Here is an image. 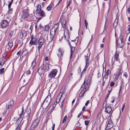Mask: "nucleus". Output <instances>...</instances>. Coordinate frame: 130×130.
Returning a JSON list of instances; mask_svg holds the SVG:
<instances>
[{
    "mask_svg": "<svg viewBox=\"0 0 130 130\" xmlns=\"http://www.w3.org/2000/svg\"><path fill=\"white\" fill-rule=\"evenodd\" d=\"M59 27V24L58 23H56L55 25L51 29L50 31V41H52L54 37V35L55 34L57 29Z\"/></svg>",
    "mask_w": 130,
    "mask_h": 130,
    "instance_id": "f257e3e1",
    "label": "nucleus"
},
{
    "mask_svg": "<svg viewBox=\"0 0 130 130\" xmlns=\"http://www.w3.org/2000/svg\"><path fill=\"white\" fill-rule=\"evenodd\" d=\"M124 43L122 37L120 36L118 39L117 42H116L117 46L119 48L122 47L124 45Z\"/></svg>",
    "mask_w": 130,
    "mask_h": 130,
    "instance_id": "f03ea898",
    "label": "nucleus"
},
{
    "mask_svg": "<svg viewBox=\"0 0 130 130\" xmlns=\"http://www.w3.org/2000/svg\"><path fill=\"white\" fill-rule=\"evenodd\" d=\"M37 44H38V51H39L42 45L45 42V40L43 38L40 37L37 41Z\"/></svg>",
    "mask_w": 130,
    "mask_h": 130,
    "instance_id": "7ed1b4c3",
    "label": "nucleus"
},
{
    "mask_svg": "<svg viewBox=\"0 0 130 130\" xmlns=\"http://www.w3.org/2000/svg\"><path fill=\"white\" fill-rule=\"evenodd\" d=\"M57 72L58 71L57 69H54L52 70L48 74V77L51 79L54 78L55 77Z\"/></svg>",
    "mask_w": 130,
    "mask_h": 130,
    "instance_id": "20e7f679",
    "label": "nucleus"
},
{
    "mask_svg": "<svg viewBox=\"0 0 130 130\" xmlns=\"http://www.w3.org/2000/svg\"><path fill=\"white\" fill-rule=\"evenodd\" d=\"M29 16V13L27 12L24 11L22 12L21 15V19L23 20H25Z\"/></svg>",
    "mask_w": 130,
    "mask_h": 130,
    "instance_id": "39448f33",
    "label": "nucleus"
},
{
    "mask_svg": "<svg viewBox=\"0 0 130 130\" xmlns=\"http://www.w3.org/2000/svg\"><path fill=\"white\" fill-rule=\"evenodd\" d=\"M85 60L86 62V65L83 71H85V70L87 69L89 65V57H88L87 56H85Z\"/></svg>",
    "mask_w": 130,
    "mask_h": 130,
    "instance_id": "423d86ee",
    "label": "nucleus"
},
{
    "mask_svg": "<svg viewBox=\"0 0 130 130\" xmlns=\"http://www.w3.org/2000/svg\"><path fill=\"white\" fill-rule=\"evenodd\" d=\"M113 126V123L110 118L109 119L107 122V125L106 127V129H108Z\"/></svg>",
    "mask_w": 130,
    "mask_h": 130,
    "instance_id": "0eeeda50",
    "label": "nucleus"
},
{
    "mask_svg": "<svg viewBox=\"0 0 130 130\" xmlns=\"http://www.w3.org/2000/svg\"><path fill=\"white\" fill-rule=\"evenodd\" d=\"M58 51L60 54H57V56L60 59L62 57L64 52V50L62 48H59Z\"/></svg>",
    "mask_w": 130,
    "mask_h": 130,
    "instance_id": "6e6552de",
    "label": "nucleus"
},
{
    "mask_svg": "<svg viewBox=\"0 0 130 130\" xmlns=\"http://www.w3.org/2000/svg\"><path fill=\"white\" fill-rule=\"evenodd\" d=\"M91 80V77H89L88 79L87 82L86 84L84 89V90L85 91H87L88 89L89 88Z\"/></svg>",
    "mask_w": 130,
    "mask_h": 130,
    "instance_id": "1a4fd4ad",
    "label": "nucleus"
},
{
    "mask_svg": "<svg viewBox=\"0 0 130 130\" xmlns=\"http://www.w3.org/2000/svg\"><path fill=\"white\" fill-rule=\"evenodd\" d=\"M64 33L65 38L66 39L67 38V40H69V36L67 28H66L64 29Z\"/></svg>",
    "mask_w": 130,
    "mask_h": 130,
    "instance_id": "9d476101",
    "label": "nucleus"
},
{
    "mask_svg": "<svg viewBox=\"0 0 130 130\" xmlns=\"http://www.w3.org/2000/svg\"><path fill=\"white\" fill-rule=\"evenodd\" d=\"M112 109L111 107H107L105 108V112L108 114L112 113L113 111V110L112 111Z\"/></svg>",
    "mask_w": 130,
    "mask_h": 130,
    "instance_id": "9b49d317",
    "label": "nucleus"
},
{
    "mask_svg": "<svg viewBox=\"0 0 130 130\" xmlns=\"http://www.w3.org/2000/svg\"><path fill=\"white\" fill-rule=\"evenodd\" d=\"M27 34V32L26 31L24 30H22L21 32L20 37L22 39H24L25 37Z\"/></svg>",
    "mask_w": 130,
    "mask_h": 130,
    "instance_id": "f8f14e48",
    "label": "nucleus"
},
{
    "mask_svg": "<svg viewBox=\"0 0 130 130\" xmlns=\"http://www.w3.org/2000/svg\"><path fill=\"white\" fill-rule=\"evenodd\" d=\"M8 24V22L6 20H4L2 22L1 25V27L2 28L5 27L7 26Z\"/></svg>",
    "mask_w": 130,
    "mask_h": 130,
    "instance_id": "ddd939ff",
    "label": "nucleus"
},
{
    "mask_svg": "<svg viewBox=\"0 0 130 130\" xmlns=\"http://www.w3.org/2000/svg\"><path fill=\"white\" fill-rule=\"evenodd\" d=\"M24 113L23 112V108H22V111L21 113L20 114V116L18 120L20 122L23 119V118L24 117Z\"/></svg>",
    "mask_w": 130,
    "mask_h": 130,
    "instance_id": "4468645a",
    "label": "nucleus"
},
{
    "mask_svg": "<svg viewBox=\"0 0 130 130\" xmlns=\"http://www.w3.org/2000/svg\"><path fill=\"white\" fill-rule=\"evenodd\" d=\"M36 38H34L32 36L31 38V40L29 42V44L31 46L33 44H36Z\"/></svg>",
    "mask_w": 130,
    "mask_h": 130,
    "instance_id": "2eb2a0df",
    "label": "nucleus"
},
{
    "mask_svg": "<svg viewBox=\"0 0 130 130\" xmlns=\"http://www.w3.org/2000/svg\"><path fill=\"white\" fill-rule=\"evenodd\" d=\"M61 22L62 28L64 29L66 28H67L66 27V20L64 19H62L61 20Z\"/></svg>",
    "mask_w": 130,
    "mask_h": 130,
    "instance_id": "dca6fc26",
    "label": "nucleus"
},
{
    "mask_svg": "<svg viewBox=\"0 0 130 130\" xmlns=\"http://www.w3.org/2000/svg\"><path fill=\"white\" fill-rule=\"evenodd\" d=\"M12 45L13 43L12 42L10 41L9 42L6 46V48L7 50H10L12 47Z\"/></svg>",
    "mask_w": 130,
    "mask_h": 130,
    "instance_id": "f3484780",
    "label": "nucleus"
},
{
    "mask_svg": "<svg viewBox=\"0 0 130 130\" xmlns=\"http://www.w3.org/2000/svg\"><path fill=\"white\" fill-rule=\"evenodd\" d=\"M51 97L50 96H47L46 98L45 99V101H46V103H47V104L46 107H47L48 106L49 104L51 102Z\"/></svg>",
    "mask_w": 130,
    "mask_h": 130,
    "instance_id": "a211bd4d",
    "label": "nucleus"
},
{
    "mask_svg": "<svg viewBox=\"0 0 130 130\" xmlns=\"http://www.w3.org/2000/svg\"><path fill=\"white\" fill-rule=\"evenodd\" d=\"M36 13H37L39 15L42 17H44L45 16V13L42 10L37 12Z\"/></svg>",
    "mask_w": 130,
    "mask_h": 130,
    "instance_id": "6ab92c4d",
    "label": "nucleus"
},
{
    "mask_svg": "<svg viewBox=\"0 0 130 130\" xmlns=\"http://www.w3.org/2000/svg\"><path fill=\"white\" fill-rule=\"evenodd\" d=\"M69 43L70 45V46L71 50V55H70V58H71L72 57V56L73 55V52L75 50V47H72L69 41Z\"/></svg>",
    "mask_w": 130,
    "mask_h": 130,
    "instance_id": "aec40b11",
    "label": "nucleus"
},
{
    "mask_svg": "<svg viewBox=\"0 0 130 130\" xmlns=\"http://www.w3.org/2000/svg\"><path fill=\"white\" fill-rule=\"evenodd\" d=\"M119 53L117 51L115 52L114 56V60L116 61H118L119 59Z\"/></svg>",
    "mask_w": 130,
    "mask_h": 130,
    "instance_id": "412c9836",
    "label": "nucleus"
},
{
    "mask_svg": "<svg viewBox=\"0 0 130 130\" xmlns=\"http://www.w3.org/2000/svg\"><path fill=\"white\" fill-rule=\"evenodd\" d=\"M37 9L36 10V13L38 12V11L42 10H41V5H40L38 4L37 6Z\"/></svg>",
    "mask_w": 130,
    "mask_h": 130,
    "instance_id": "4be33fe9",
    "label": "nucleus"
},
{
    "mask_svg": "<svg viewBox=\"0 0 130 130\" xmlns=\"http://www.w3.org/2000/svg\"><path fill=\"white\" fill-rule=\"evenodd\" d=\"M44 70L46 71H47L49 70V64L46 63L44 66Z\"/></svg>",
    "mask_w": 130,
    "mask_h": 130,
    "instance_id": "5701e85b",
    "label": "nucleus"
},
{
    "mask_svg": "<svg viewBox=\"0 0 130 130\" xmlns=\"http://www.w3.org/2000/svg\"><path fill=\"white\" fill-rule=\"evenodd\" d=\"M6 62V60L3 58H0V65H3Z\"/></svg>",
    "mask_w": 130,
    "mask_h": 130,
    "instance_id": "b1692460",
    "label": "nucleus"
},
{
    "mask_svg": "<svg viewBox=\"0 0 130 130\" xmlns=\"http://www.w3.org/2000/svg\"><path fill=\"white\" fill-rule=\"evenodd\" d=\"M120 74L121 73L120 72L119 73H118V74H115L114 75V76H115V78L116 80H117L118 79Z\"/></svg>",
    "mask_w": 130,
    "mask_h": 130,
    "instance_id": "393cba45",
    "label": "nucleus"
},
{
    "mask_svg": "<svg viewBox=\"0 0 130 130\" xmlns=\"http://www.w3.org/2000/svg\"><path fill=\"white\" fill-rule=\"evenodd\" d=\"M63 101H60V100H59L58 101V104L60 107L62 108L63 106Z\"/></svg>",
    "mask_w": 130,
    "mask_h": 130,
    "instance_id": "a878e982",
    "label": "nucleus"
},
{
    "mask_svg": "<svg viewBox=\"0 0 130 130\" xmlns=\"http://www.w3.org/2000/svg\"><path fill=\"white\" fill-rule=\"evenodd\" d=\"M84 89L80 93L79 95V97H83L84 96V94L85 93V92L86 91H85L84 90Z\"/></svg>",
    "mask_w": 130,
    "mask_h": 130,
    "instance_id": "bb28decb",
    "label": "nucleus"
},
{
    "mask_svg": "<svg viewBox=\"0 0 130 130\" xmlns=\"http://www.w3.org/2000/svg\"><path fill=\"white\" fill-rule=\"evenodd\" d=\"M28 52L27 50H25L22 53V54L23 55L25 56L28 54Z\"/></svg>",
    "mask_w": 130,
    "mask_h": 130,
    "instance_id": "cd10ccee",
    "label": "nucleus"
},
{
    "mask_svg": "<svg viewBox=\"0 0 130 130\" xmlns=\"http://www.w3.org/2000/svg\"><path fill=\"white\" fill-rule=\"evenodd\" d=\"M42 68H43L42 67V68L40 67V68H39V69H38V71L39 73L40 72L41 74H43V73L44 70H42Z\"/></svg>",
    "mask_w": 130,
    "mask_h": 130,
    "instance_id": "c85d7f7f",
    "label": "nucleus"
},
{
    "mask_svg": "<svg viewBox=\"0 0 130 130\" xmlns=\"http://www.w3.org/2000/svg\"><path fill=\"white\" fill-rule=\"evenodd\" d=\"M36 64V61L35 60H34L32 63L31 65V67H32V68H33L35 66Z\"/></svg>",
    "mask_w": 130,
    "mask_h": 130,
    "instance_id": "c756f323",
    "label": "nucleus"
},
{
    "mask_svg": "<svg viewBox=\"0 0 130 130\" xmlns=\"http://www.w3.org/2000/svg\"><path fill=\"white\" fill-rule=\"evenodd\" d=\"M8 104L10 106H11V107H12L14 104V102L12 100H11Z\"/></svg>",
    "mask_w": 130,
    "mask_h": 130,
    "instance_id": "7c9ffc66",
    "label": "nucleus"
},
{
    "mask_svg": "<svg viewBox=\"0 0 130 130\" xmlns=\"http://www.w3.org/2000/svg\"><path fill=\"white\" fill-rule=\"evenodd\" d=\"M118 20L116 19L113 23V25L115 26H116L118 24Z\"/></svg>",
    "mask_w": 130,
    "mask_h": 130,
    "instance_id": "2f4dec72",
    "label": "nucleus"
},
{
    "mask_svg": "<svg viewBox=\"0 0 130 130\" xmlns=\"http://www.w3.org/2000/svg\"><path fill=\"white\" fill-rule=\"evenodd\" d=\"M9 10L8 11V13L9 14H11L12 12V9L10 7L8 8Z\"/></svg>",
    "mask_w": 130,
    "mask_h": 130,
    "instance_id": "473e14b6",
    "label": "nucleus"
},
{
    "mask_svg": "<svg viewBox=\"0 0 130 130\" xmlns=\"http://www.w3.org/2000/svg\"><path fill=\"white\" fill-rule=\"evenodd\" d=\"M4 68H3L0 69V74H2L4 72Z\"/></svg>",
    "mask_w": 130,
    "mask_h": 130,
    "instance_id": "72a5a7b5",
    "label": "nucleus"
},
{
    "mask_svg": "<svg viewBox=\"0 0 130 130\" xmlns=\"http://www.w3.org/2000/svg\"><path fill=\"white\" fill-rule=\"evenodd\" d=\"M110 74L111 71L108 69L107 70V72L106 74L107 75L109 76Z\"/></svg>",
    "mask_w": 130,
    "mask_h": 130,
    "instance_id": "f704fd0d",
    "label": "nucleus"
},
{
    "mask_svg": "<svg viewBox=\"0 0 130 130\" xmlns=\"http://www.w3.org/2000/svg\"><path fill=\"white\" fill-rule=\"evenodd\" d=\"M7 56V54L6 52H5L2 55L3 59H5V57Z\"/></svg>",
    "mask_w": 130,
    "mask_h": 130,
    "instance_id": "c9c22d12",
    "label": "nucleus"
},
{
    "mask_svg": "<svg viewBox=\"0 0 130 130\" xmlns=\"http://www.w3.org/2000/svg\"><path fill=\"white\" fill-rule=\"evenodd\" d=\"M51 8H52L51 6L50 5H49L47 7L46 9L47 10L49 11H50V10H51Z\"/></svg>",
    "mask_w": 130,
    "mask_h": 130,
    "instance_id": "e433bc0d",
    "label": "nucleus"
},
{
    "mask_svg": "<svg viewBox=\"0 0 130 130\" xmlns=\"http://www.w3.org/2000/svg\"><path fill=\"white\" fill-rule=\"evenodd\" d=\"M67 119V116L66 115L64 116V117L63 119V120L62 121V123H64L65 122Z\"/></svg>",
    "mask_w": 130,
    "mask_h": 130,
    "instance_id": "4c0bfd02",
    "label": "nucleus"
},
{
    "mask_svg": "<svg viewBox=\"0 0 130 130\" xmlns=\"http://www.w3.org/2000/svg\"><path fill=\"white\" fill-rule=\"evenodd\" d=\"M38 28H37V29H40L42 28V26L41 25V24H40L38 26Z\"/></svg>",
    "mask_w": 130,
    "mask_h": 130,
    "instance_id": "58836bf2",
    "label": "nucleus"
},
{
    "mask_svg": "<svg viewBox=\"0 0 130 130\" xmlns=\"http://www.w3.org/2000/svg\"><path fill=\"white\" fill-rule=\"evenodd\" d=\"M12 107L11 106L7 104L6 106V107L7 109H9L11 108Z\"/></svg>",
    "mask_w": 130,
    "mask_h": 130,
    "instance_id": "ea45409f",
    "label": "nucleus"
},
{
    "mask_svg": "<svg viewBox=\"0 0 130 130\" xmlns=\"http://www.w3.org/2000/svg\"><path fill=\"white\" fill-rule=\"evenodd\" d=\"M115 84V83L113 82H111L110 83V87H112Z\"/></svg>",
    "mask_w": 130,
    "mask_h": 130,
    "instance_id": "a19ab883",
    "label": "nucleus"
},
{
    "mask_svg": "<svg viewBox=\"0 0 130 130\" xmlns=\"http://www.w3.org/2000/svg\"><path fill=\"white\" fill-rule=\"evenodd\" d=\"M80 122L79 121H78L77 123V124L76 125V127H79V126H80Z\"/></svg>",
    "mask_w": 130,
    "mask_h": 130,
    "instance_id": "79ce46f5",
    "label": "nucleus"
},
{
    "mask_svg": "<svg viewBox=\"0 0 130 130\" xmlns=\"http://www.w3.org/2000/svg\"><path fill=\"white\" fill-rule=\"evenodd\" d=\"M56 106L55 104H53L52 106V110L51 111V112H52L54 109V108H55Z\"/></svg>",
    "mask_w": 130,
    "mask_h": 130,
    "instance_id": "37998d69",
    "label": "nucleus"
},
{
    "mask_svg": "<svg viewBox=\"0 0 130 130\" xmlns=\"http://www.w3.org/2000/svg\"><path fill=\"white\" fill-rule=\"evenodd\" d=\"M123 75L126 78H127L128 76L127 74V73L126 72H125L124 73Z\"/></svg>",
    "mask_w": 130,
    "mask_h": 130,
    "instance_id": "c03bdc74",
    "label": "nucleus"
},
{
    "mask_svg": "<svg viewBox=\"0 0 130 130\" xmlns=\"http://www.w3.org/2000/svg\"><path fill=\"white\" fill-rule=\"evenodd\" d=\"M89 122V121L87 120L85 121V124L86 125H87L88 124Z\"/></svg>",
    "mask_w": 130,
    "mask_h": 130,
    "instance_id": "a18cd8bd",
    "label": "nucleus"
},
{
    "mask_svg": "<svg viewBox=\"0 0 130 130\" xmlns=\"http://www.w3.org/2000/svg\"><path fill=\"white\" fill-rule=\"evenodd\" d=\"M15 130H20V127L19 125H18L15 129Z\"/></svg>",
    "mask_w": 130,
    "mask_h": 130,
    "instance_id": "49530a36",
    "label": "nucleus"
},
{
    "mask_svg": "<svg viewBox=\"0 0 130 130\" xmlns=\"http://www.w3.org/2000/svg\"><path fill=\"white\" fill-rule=\"evenodd\" d=\"M30 71L29 70L27 71L26 72V73L27 75H29L30 74Z\"/></svg>",
    "mask_w": 130,
    "mask_h": 130,
    "instance_id": "de8ad7c7",
    "label": "nucleus"
},
{
    "mask_svg": "<svg viewBox=\"0 0 130 130\" xmlns=\"http://www.w3.org/2000/svg\"><path fill=\"white\" fill-rule=\"evenodd\" d=\"M108 22L107 21H106L105 22V27H107V26L108 25Z\"/></svg>",
    "mask_w": 130,
    "mask_h": 130,
    "instance_id": "09e8293b",
    "label": "nucleus"
},
{
    "mask_svg": "<svg viewBox=\"0 0 130 130\" xmlns=\"http://www.w3.org/2000/svg\"><path fill=\"white\" fill-rule=\"evenodd\" d=\"M85 26H87L88 25V23L87 22L86 20H85Z\"/></svg>",
    "mask_w": 130,
    "mask_h": 130,
    "instance_id": "8fccbe9b",
    "label": "nucleus"
},
{
    "mask_svg": "<svg viewBox=\"0 0 130 130\" xmlns=\"http://www.w3.org/2000/svg\"><path fill=\"white\" fill-rule=\"evenodd\" d=\"M82 113V112L81 111L77 116L78 118H79Z\"/></svg>",
    "mask_w": 130,
    "mask_h": 130,
    "instance_id": "3c124183",
    "label": "nucleus"
},
{
    "mask_svg": "<svg viewBox=\"0 0 130 130\" xmlns=\"http://www.w3.org/2000/svg\"><path fill=\"white\" fill-rule=\"evenodd\" d=\"M104 78L106 79H107L108 78V75H106V73L104 75Z\"/></svg>",
    "mask_w": 130,
    "mask_h": 130,
    "instance_id": "603ef678",
    "label": "nucleus"
},
{
    "mask_svg": "<svg viewBox=\"0 0 130 130\" xmlns=\"http://www.w3.org/2000/svg\"><path fill=\"white\" fill-rule=\"evenodd\" d=\"M21 53V52L20 51H19L17 53V55L19 56Z\"/></svg>",
    "mask_w": 130,
    "mask_h": 130,
    "instance_id": "864d4df0",
    "label": "nucleus"
},
{
    "mask_svg": "<svg viewBox=\"0 0 130 130\" xmlns=\"http://www.w3.org/2000/svg\"><path fill=\"white\" fill-rule=\"evenodd\" d=\"M12 4V3H11V2H10L9 3V4L8 5V8H9V7H10L11 6V5Z\"/></svg>",
    "mask_w": 130,
    "mask_h": 130,
    "instance_id": "5fc2aeb1",
    "label": "nucleus"
},
{
    "mask_svg": "<svg viewBox=\"0 0 130 130\" xmlns=\"http://www.w3.org/2000/svg\"><path fill=\"white\" fill-rule=\"evenodd\" d=\"M105 83V81L104 80H103L102 82V85L103 86H104V85Z\"/></svg>",
    "mask_w": 130,
    "mask_h": 130,
    "instance_id": "6e6d98bb",
    "label": "nucleus"
},
{
    "mask_svg": "<svg viewBox=\"0 0 130 130\" xmlns=\"http://www.w3.org/2000/svg\"><path fill=\"white\" fill-rule=\"evenodd\" d=\"M85 80H84V83L83 84V85L81 86V88H83L84 87V86H85V85H84V84H85Z\"/></svg>",
    "mask_w": 130,
    "mask_h": 130,
    "instance_id": "4d7b16f0",
    "label": "nucleus"
},
{
    "mask_svg": "<svg viewBox=\"0 0 130 130\" xmlns=\"http://www.w3.org/2000/svg\"><path fill=\"white\" fill-rule=\"evenodd\" d=\"M89 100H88V101H87L86 102L85 104V105L86 106H87L88 105V103H89Z\"/></svg>",
    "mask_w": 130,
    "mask_h": 130,
    "instance_id": "13d9d810",
    "label": "nucleus"
},
{
    "mask_svg": "<svg viewBox=\"0 0 130 130\" xmlns=\"http://www.w3.org/2000/svg\"><path fill=\"white\" fill-rule=\"evenodd\" d=\"M127 12L128 13L130 14V8H128L127 10Z\"/></svg>",
    "mask_w": 130,
    "mask_h": 130,
    "instance_id": "bf43d9fd",
    "label": "nucleus"
},
{
    "mask_svg": "<svg viewBox=\"0 0 130 130\" xmlns=\"http://www.w3.org/2000/svg\"><path fill=\"white\" fill-rule=\"evenodd\" d=\"M55 126V124H53V125L52 126V130H54Z\"/></svg>",
    "mask_w": 130,
    "mask_h": 130,
    "instance_id": "052dcab7",
    "label": "nucleus"
},
{
    "mask_svg": "<svg viewBox=\"0 0 130 130\" xmlns=\"http://www.w3.org/2000/svg\"><path fill=\"white\" fill-rule=\"evenodd\" d=\"M71 0H70L69 2V3H68V6H69L70 4L71 3Z\"/></svg>",
    "mask_w": 130,
    "mask_h": 130,
    "instance_id": "680f3d73",
    "label": "nucleus"
},
{
    "mask_svg": "<svg viewBox=\"0 0 130 130\" xmlns=\"http://www.w3.org/2000/svg\"><path fill=\"white\" fill-rule=\"evenodd\" d=\"M124 106H125V104H123V106H122V111H123V109H124Z\"/></svg>",
    "mask_w": 130,
    "mask_h": 130,
    "instance_id": "e2e57ef3",
    "label": "nucleus"
},
{
    "mask_svg": "<svg viewBox=\"0 0 130 130\" xmlns=\"http://www.w3.org/2000/svg\"><path fill=\"white\" fill-rule=\"evenodd\" d=\"M85 108H86L85 106H84L82 110L83 111H84L85 109Z\"/></svg>",
    "mask_w": 130,
    "mask_h": 130,
    "instance_id": "0e129e2a",
    "label": "nucleus"
},
{
    "mask_svg": "<svg viewBox=\"0 0 130 130\" xmlns=\"http://www.w3.org/2000/svg\"><path fill=\"white\" fill-rule=\"evenodd\" d=\"M48 60V57H46L45 58V60L46 61H47Z\"/></svg>",
    "mask_w": 130,
    "mask_h": 130,
    "instance_id": "69168bd1",
    "label": "nucleus"
},
{
    "mask_svg": "<svg viewBox=\"0 0 130 130\" xmlns=\"http://www.w3.org/2000/svg\"><path fill=\"white\" fill-rule=\"evenodd\" d=\"M57 100H56V102H55L54 103V104H55V106H56V104H57Z\"/></svg>",
    "mask_w": 130,
    "mask_h": 130,
    "instance_id": "338daca9",
    "label": "nucleus"
},
{
    "mask_svg": "<svg viewBox=\"0 0 130 130\" xmlns=\"http://www.w3.org/2000/svg\"><path fill=\"white\" fill-rule=\"evenodd\" d=\"M104 45L103 44H101L100 46L101 47H103Z\"/></svg>",
    "mask_w": 130,
    "mask_h": 130,
    "instance_id": "774afa93",
    "label": "nucleus"
}]
</instances>
